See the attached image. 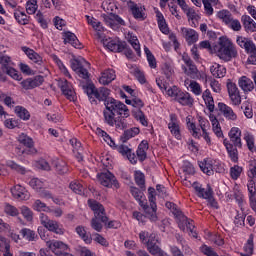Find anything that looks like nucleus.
<instances>
[{"instance_id": "obj_1", "label": "nucleus", "mask_w": 256, "mask_h": 256, "mask_svg": "<svg viewBox=\"0 0 256 256\" xmlns=\"http://www.w3.org/2000/svg\"><path fill=\"white\" fill-rule=\"evenodd\" d=\"M103 111L104 123L110 127H115L116 131L127 129V117L131 115L129 108L123 102L109 98L106 100Z\"/></svg>"}, {"instance_id": "obj_2", "label": "nucleus", "mask_w": 256, "mask_h": 256, "mask_svg": "<svg viewBox=\"0 0 256 256\" xmlns=\"http://www.w3.org/2000/svg\"><path fill=\"white\" fill-rule=\"evenodd\" d=\"M229 137L231 142L225 139L224 146L227 149L231 161L237 163V161H239V152L237 151V147L238 149H241V147H243V143L241 142V129H239L238 127H232L229 132Z\"/></svg>"}, {"instance_id": "obj_3", "label": "nucleus", "mask_w": 256, "mask_h": 256, "mask_svg": "<svg viewBox=\"0 0 256 256\" xmlns=\"http://www.w3.org/2000/svg\"><path fill=\"white\" fill-rule=\"evenodd\" d=\"M219 59L225 62L231 61V59L237 58L239 55L235 44L227 38H221L219 42V48L217 51Z\"/></svg>"}, {"instance_id": "obj_4", "label": "nucleus", "mask_w": 256, "mask_h": 256, "mask_svg": "<svg viewBox=\"0 0 256 256\" xmlns=\"http://www.w3.org/2000/svg\"><path fill=\"white\" fill-rule=\"evenodd\" d=\"M139 238L142 243L146 244L147 251L150 253V255H154V256L167 255V253H165V251H163L161 247L157 245V243H159V240L157 239V236L155 234L152 233L149 235V232L142 231L139 234Z\"/></svg>"}, {"instance_id": "obj_5", "label": "nucleus", "mask_w": 256, "mask_h": 256, "mask_svg": "<svg viewBox=\"0 0 256 256\" xmlns=\"http://www.w3.org/2000/svg\"><path fill=\"white\" fill-rule=\"evenodd\" d=\"M148 201L150 205H148L145 201H140V206L143 208L146 217L150 219V221H157V198L155 197V188L148 189Z\"/></svg>"}, {"instance_id": "obj_6", "label": "nucleus", "mask_w": 256, "mask_h": 256, "mask_svg": "<svg viewBox=\"0 0 256 256\" xmlns=\"http://www.w3.org/2000/svg\"><path fill=\"white\" fill-rule=\"evenodd\" d=\"M39 220L41 225H43V227H45V229H47L48 231L56 233V235H63L65 233L61 225H59V222L51 220L46 214L41 213L39 216Z\"/></svg>"}, {"instance_id": "obj_7", "label": "nucleus", "mask_w": 256, "mask_h": 256, "mask_svg": "<svg viewBox=\"0 0 256 256\" xmlns=\"http://www.w3.org/2000/svg\"><path fill=\"white\" fill-rule=\"evenodd\" d=\"M46 245L55 256H73V254L67 252L69 246L62 241L50 240L46 242Z\"/></svg>"}, {"instance_id": "obj_8", "label": "nucleus", "mask_w": 256, "mask_h": 256, "mask_svg": "<svg viewBox=\"0 0 256 256\" xmlns=\"http://www.w3.org/2000/svg\"><path fill=\"white\" fill-rule=\"evenodd\" d=\"M88 206L94 213L93 219H99L101 223L107 224L109 217H107V213H105V207H103L101 203L97 202V200L90 199L88 200Z\"/></svg>"}, {"instance_id": "obj_9", "label": "nucleus", "mask_w": 256, "mask_h": 256, "mask_svg": "<svg viewBox=\"0 0 256 256\" xmlns=\"http://www.w3.org/2000/svg\"><path fill=\"white\" fill-rule=\"evenodd\" d=\"M97 179L100 185H103V187H115L116 189H119V182H117V178H115V175H113V173L110 171L97 174Z\"/></svg>"}, {"instance_id": "obj_10", "label": "nucleus", "mask_w": 256, "mask_h": 256, "mask_svg": "<svg viewBox=\"0 0 256 256\" xmlns=\"http://www.w3.org/2000/svg\"><path fill=\"white\" fill-rule=\"evenodd\" d=\"M144 105L145 104L142 99L133 98L132 107H135V109L132 111V115L137 119V121H140L141 125L147 127V118H145V113L141 111V107H144Z\"/></svg>"}, {"instance_id": "obj_11", "label": "nucleus", "mask_w": 256, "mask_h": 256, "mask_svg": "<svg viewBox=\"0 0 256 256\" xmlns=\"http://www.w3.org/2000/svg\"><path fill=\"white\" fill-rule=\"evenodd\" d=\"M226 87L232 105H234L235 107L239 106V104L241 103V93L239 92L237 84L233 83L231 79H228Z\"/></svg>"}, {"instance_id": "obj_12", "label": "nucleus", "mask_w": 256, "mask_h": 256, "mask_svg": "<svg viewBox=\"0 0 256 256\" xmlns=\"http://www.w3.org/2000/svg\"><path fill=\"white\" fill-rule=\"evenodd\" d=\"M58 86L60 87L63 95L69 100V101H76L77 94H75V89H73V85L69 83V81L65 79H60L58 81Z\"/></svg>"}, {"instance_id": "obj_13", "label": "nucleus", "mask_w": 256, "mask_h": 256, "mask_svg": "<svg viewBox=\"0 0 256 256\" xmlns=\"http://www.w3.org/2000/svg\"><path fill=\"white\" fill-rule=\"evenodd\" d=\"M104 22L114 31H117L119 27L125 26V20H123L121 16L114 13H111L108 16L104 15Z\"/></svg>"}, {"instance_id": "obj_14", "label": "nucleus", "mask_w": 256, "mask_h": 256, "mask_svg": "<svg viewBox=\"0 0 256 256\" xmlns=\"http://www.w3.org/2000/svg\"><path fill=\"white\" fill-rule=\"evenodd\" d=\"M178 227L181 229V231H185V225H186V231H189V233L192 235V237H197V233L195 232V224L193 223V220H190L187 218V216H184L183 214L177 219Z\"/></svg>"}, {"instance_id": "obj_15", "label": "nucleus", "mask_w": 256, "mask_h": 256, "mask_svg": "<svg viewBox=\"0 0 256 256\" xmlns=\"http://www.w3.org/2000/svg\"><path fill=\"white\" fill-rule=\"evenodd\" d=\"M45 79L43 76L38 75L34 78H27L21 82L22 87L25 89V91H29L31 89H35V87H40V85H43V82Z\"/></svg>"}, {"instance_id": "obj_16", "label": "nucleus", "mask_w": 256, "mask_h": 256, "mask_svg": "<svg viewBox=\"0 0 256 256\" xmlns=\"http://www.w3.org/2000/svg\"><path fill=\"white\" fill-rule=\"evenodd\" d=\"M218 111L227 119V121H237V114L233 108L223 102L218 103Z\"/></svg>"}, {"instance_id": "obj_17", "label": "nucleus", "mask_w": 256, "mask_h": 256, "mask_svg": "<svg viewBox=\"0 0 256 256\" xmlns=\"http://www.w3.org/2000/svg\"><path fill=\"white\" fill-rule=\"evenodd\" d=\"M168 129L175 138L181 139V128L179 126V120L177 114H170V122L168 123Z\"/></svg>"}, {"instance_id": "obj_18", "label": "nucleus", "mask_w": 256, "mask_h": 256, "mask_svg": "<svg viewBox=\"0 0 256 256\" xmlns=\"http://www.w3.org/2000/svg\"><path fill=\"white\" fill-rule=\"evenodd\" d=\"M192 187L195 190L197 197H200L201 199H209V197L213 195V189L209 185H207L206 188H203L201 184L194 182Z\"/></svg>"}, {"instance_id": "obj_19", "label": "nucleus", "mask_w": 256, "mask_h": 256, "mask_svg": "<svg viewBox=\"0 0 256 256\" xmlns=\"http://www.w3.org/2000/svg\"><path fill=\"white\" fill-rule=\"evenodd\" d=\"M182 35L188 45H194L199 41V33L191 28H181Z\"/></svg>"}, {"instance_id": "obj_20", "label": "nucleus", "mask_w": 256, "mask_h": 256, "mask_svg": "<svg viewBox=\"0 0 256 256\" xmlns=\"http://www.w3.org/2000/svg\"><path fill=\"white\" fill-rule=\"evenodd\" d=\"M11 193L14 199H18V201H27L29 199V192L21 185L14 186L11 189Z\"/></svg>"}, {"instance_id": "obj_21", "label": "nucleus", "mask_w": 256, "mask_h": 256, "mask_svg": "<svg viewBox=\"0 0 256 256\" xmlns=\"http://www.w3.org/2000/svg\"><path fill=\"white\" fill-rule=\"evenodd\" d=\"M103 45L112 51L113 53H121V51H125V42L116 41V40H105Z\"/></svg>"}, {"instance_id": "obj_22", "label": "nucleus", "mask_w": 256, "mask_h": 256, "mask_svg": "<svg viewBox=\"0 0 256 256\" xmlns=\"http://www.w3.org/2000/svg\"><path fill=\"white\" fill-rule=\"evenodd\" d=\"M21 51L27 55V57L30 59V61H33V63H36V65H42L43 64V57L39 55V53L35 52V50L27 47L22 46Z\"/></svg>"}, {"instance_id": "obj_23", "label": "nucleus", "mask_w": 256, "mask_h": 256, "mask_svg": "<svg viewBox=\"0 0 256 256\" xmlns=\"http://www.w3.org/2000/svg\"><path fill=\"white\" fill-rule=\"evenodd\" d=\"M237 45L241 47L242 49H245L247 53H253L255 51V44L253 41L249 40L248 38H245L243 36H238L236 39Z\"/></svg>"}, {"instance_id": "obj_24", "label": "nucleus", "mask_w": 256, "mask_h": 256, "mask_svg": "<svg viewBox=\"0 0 256 256\" xmlns=\"http://www.w3.org/2000/svg\"><path fill=\"white\" fill-rule=\"evenodd\" d=\"M241 22L246 33H256V22L251 18V16L242 15Z\"/></svg>"}, {"instance_id": "obj_25", "label": "nucleus", "mask_w": 256, "mask_h": 256, "mask_svg": "<svg viewBox=\"0 0 256 256\" xmlns=\"http://www.w3.org/2000/svg\"><path fill=\"white\" fill-rule=\"evenodd\" d=\"M115 79H117L115 70L107 69L102 72L101 77L99 78V83H101V85H109V83H112Z\"/></svg>"}, {"instance_id": "obj_26", "label": "nucleus", "mask_w": 256, "mask_h": 256, "mask_svg": "<svg viewBox=\"0 0 256 256\" xmlns=\"http://www.w3.org/2000/svg\"><path fill=\"white\" fill-rule=\"evenodd\" d=\"M238 85L244 93H249L255 89V84H253V80L250 78H247V76H242L238 80Z\"/></svg>"}, {"instance_id": "obj_27", "label": "nucleus", "mask_w": 256, "mask_h": 256, "mask_svg": "<svg viewBox=\"0 0 256 256\" xmlns=\"http://www.w3.org/2000/svg\"><path fill=\"white\" fill-rule=\"evenodd\" d=\"M64 37V43L67 45V43H70L72 47H75V49H82L83 45L81 42H79V39H77V36L73 34V32H65L63 34Z\"/></svg>"}, {"instance_id": "obj_28", "label": "nucleus", "mask_w": 256, "mask_h": 256, "mask_svg": "<svg viewBox=\"0 0 256 256\" xmlns=\"http://www.w3.org/2000/svg\"><path fill=\"white\" fill-rule=\"evenodd\" d=\"M182 71L185 75L190 77V79H197V77H199V69H197V66L193 62L186 66L182 65Z\"/></svg>"}, {"instance_id": "obj_29", "label": "nucleus", "mask_w": 256, "mask_h": 256, "mask_svg": "<svg viewBox=\"0 0 256 256\" xmlns=\"http://www.w3.org/2000/svg\"><path fill=\"white\" fill-rule=\"evenodd\" d=\"M210 72L213 75V77H216V79H223V77L227 75V68H225V66L221 64L214 63L210 67Z\"/></svg>"}, {"instance_id": "obj_30", "label": "nucleus", "mask_w": 256, "mask_h": 256, "mask_svg": "<svg viewBox=\"0 0 256 256\" xmlns=\"http://www.w3.org/2000/svg\"><path fill=\"white\" fill-rule=\"evenodd\" d=\"M255 180H249L247 187L249 192V201L252 209L256 211V185Z\"/></svg>"}, {"instance_id": "obj_31", "label": "nucleus", "mask_w": 256, "mask_h": 256, "mask_svg": "<svg viewBox=\"0 0 256 256\" xmlns=\"http://www.w3.org/2000/svg\"><path fill=\"white\" fill-rule=\"evenodd\" d=\"M18 141H19V143H21L22 145H24L25 147L28 148L29 153H32L34 155H35V153H37V149H35L33 147L34 142H33V139H31V137L22 133L19 135Z\"/></svg>"}, {"instance_id": "obj_32", "label": "nucleus", "mask_w": 256, "mask_h": 256, "mask_svg": "<svg viewBox=\"0 0 256 256\" xmlns=\"http://www.w3.org/2000/svg\"><path fill=\"white\" fill-rule=\"evenodd\" d=\"M202 99L205 102L208 111L213 113V111H215V100H213V95H211V91L209 89H206L202 93Z\"/></svg>"}, {"instance_id": "obj_33", "label": "nucleus", "mask_w": 256, "mask_h": 256, "mask_svg": "<svg viewBox=\"0 0 256 256\" xmlns=\"http://www.w3.org/2000/svg\"><path fill=\"white\" fill-rule=\"evenodd\" d=\"M147 151H149V143L147 140H143L136 151V155L138 157V160L143 162L147 159Z\"/></svg>"}, {"instance_id": "obj_34", "label": "nucleus", "mask_w": 256, "mask_h": 256, "mask_svg": "<svg viewBox=\"0 0 256 256\" xmlns=\"http://www.w3.org/2000/svg\"><path fill=\"white\" fill-rule=\"evenodd\" d=\"M128 8L130 9L135 19H143L145 13H143V6L135 4L133 1L128 2Z\"/></svg>"}, {"instance_id": "obj_35", "label": "nucleus", "mask_w": 256, "mask_h": 256, "mask_svg": "<svg viewBox=\"0 0 256 256\" xmlns=\"http://www.w3.org/2000/svg\"><path fill=\"white\" fill-rule=\"evenodd\" d=\"M176 101L180 103V105L184 106L193 105V98L191 97V94L183 91H180L178 97L176 98Z\"/></svg>"}, {"instance_id": "obj_36", "label": "nucleus", "mask_w": 256, "mask_h": 256, "mask_svg": "<svg viewBox=\"0 0 256 256\" xmlns=\"http://www.w3.org/2000/svg\"><path fill=\"white\" fill-rule=\"evenodd\" d=\"M110 93L111 90H109L108 88H100V90H97V92H95V99H98V101H104L105 105L108 99H112L111 97H109Z\"/></svg>"}, {"instance_id": "obj_37", "label": "nucleus", "mask_w": 256, "mask_h": 256, "mask_svg": "<svg viewBox=\"0 0 256 256\" xmlns=\"http://www.w3.org/2000/svg\"><path fill=\"white\" fill-rule=\"evenodd\" d=\"M0 251L3 253V256H13V253H11V244L3 236H0Z\"/></svg>"}, {"instance_id": "obj_38", "label": "nucleus", "mask_w": 256, "mask_h": 256, "mask_svg": "<svg viewBox=\"0 0 256 256\" xmlns=\"http://www.w3.org/2000/svg\"><path fill=\"white\" fill-rule=\"evenodd\" d=\"M217 19H220L222 23L229 25L231 23V19L233 18V14L229 10H220L216 14Z\"/></svg>"}, {"instance_id": "obj_39", "label": "nucleus", "mask_w": 256, "mask_h": 256, "mask_svg": "<svg viewBox=\"0 0 256 256\" xmlns=\"http://www.w3.org/2000/svg\"><path fill=\"white\" fill-rule=\"evenodd\" d=\"M6 167H9V169L19 173L20 175H25V173H27V169H25V167L17 164V162L13 160L6 161Z\"/></svg>"}, {"instance_id": "obj_40", "label": "nucleus", "mask_w": 256, "mask_h": 256, "mask_svg": "<svg viewBox=\"0 0 256 256\" xmlns=\"http://www.w3.org/2000/svg\"><path fill=\"white\" fill-rule=\"evenodd\" d=\"M75 231L77 235H79V237H81V239L84 240V242H86L88 245L91 244V242L93 241V238L91 237V234L87 233V230H85V227L77 226Z\"/></svg>"}, {"instance_id": "obj_41", "label": "nucleus", "mask_w": 256, "mask_h": 256, "mask_svg": "<svg viewBox=\"0 0 256 256\" xmlns=\"http://www.w3.org/2000/svg\"><path fill=\"white\" fill-rule=\"evenodd\" d=\"M14 111L22 121H29L31 119V114L23 106H16Z\"/></svg>"}, {"instance_id": "obj_42", "label": "nucleus", "mask_w": 256, "mask_h": 256, "mask_svg": "<svg viewBox=\"0 0 256 256\" xmlns=\"http://www.w3.org/2000/svg\"><path fill=\"white\" fill-rule=\"evenodd\" d=\"M199 167L203 173L206 175H213V162L211 160H204L203 162L199 163Z\"/></svg>"}, {"instance_id": "obj_43", "label": "nucleus", "mask_w": 256, "mask_h": 256, "mask_svg": "<svg viewBox=\"0 0 256 256\" xmlns=\"http://www.w3.org/2000/svg\"><path fill=\"white\" fill-rule=\"evenodd\" d=\"M54 167L60 175H65V173H68L69 171V168L67 167V163L63 160H59V159L55 160Z\"/></svg>"}, {"instance_id": "obj_44", "label": "nucleus", "mask_w": 256, "mask_h": 256, "mask_svg": "<svg viewBox=\"0 0 256 256\" xmlns=\"http://www.w3.org/2000/svg\"><path fill=\"white\" fill-rule=\"evenodd\" d=\"M139 128L134 127V128H130L126 131H124L123 135L121 136V140L123 141V143L129 141V139L135 137V135H139Z\"/></svg>"}, {"instance_id": "obj_45", "label": "nucleus", "mask_w": 256, "mask_h": 256, "mask_svg": "<svg viewBox=\"0 0 256 256\" xmlns=\"http://www.w3.org/2000/svg\"><path fill=\"white\" fill-rule=\"evenodd\" d=\"M14 17L20 25H28L29 24V16H27V14H25V12L16 10L14 12Z\"/></svg>"}, {"instance_id": "obj_46", "label": "nucleus", "mask_w": 256, "mask_h": 256, "mask_svg": "<svg viewBox=\"0 0 256 256\" xmlns=\"http://www.w3.org/2000/svg\"><path fill=\"white\" fill-rule=\"evenodd\" d=\"M20 234L22 235L23 239H26V241H35L37 239V234L35 231L29 228L21 229Z\"/></svg>"}, {"instance_id": "obj_47", "label": "nucleus", "mask_w": 256, "mask_h": 256, "mask_svg": "<svg viewBox=\"0 0 256 256\" xmlns=\"http://www.w3.org/2000/svg\"><path fill=\"white\" fill-rule=\"evenodd\" d=\"M186 122H187V127L189 131H192V136L195 137V139H199V136L201 135L200 133L201 129L197 128L195 123L191 122L190 117L186 118Z\"/></svg>"}, {"instance_id": "obj_48", "label": "nucleus", "mask_w": 256, "mask_h": 256, "mask_svg": "<svg viewBox=\"0 0 256 256\" xmlns=\"http://www.w3.org/2000/svg\"><path fill=\"white\" fill-rule=\"evenodd\" d=\"M157 21H158V27L160 31L163 32L165 35H167V33H169V27L167 26V22L165 21L163 14L161 13L157 14Z\"/></svg>"}, {"instance_id": "obj_49", "label": "nucleus", "mask_w": 256, "mask_h": 256, "mask_svg": "<svg viewBox=\"0 0 256 256\" xmlns=\"http://www.w3.org/2000/svg\"><path fill=\"white\" fill-rule=\"evenodd\" d=\"M39 6L37 5V0H28L26 3V13L28 15H35L37 13Z\"/></svg>"}, {"instance_id": "obj_50", "label": "nucleus", "mask_w": 256, "mask_h": 256, "mask_svg": "<svg viewBox=\"0 0 256 256\" xmlns=\"http://www.w3.org/2000/svg\"><path fill=\"white\" fill-rule=\"evenodd\" d=\"M29 185L32 187V189L37 191V193H39L41 189H45V182L39 180L38 178H32Z\"/></svg>"}, {"instance_id": "obj_51", "label": "nucleus", "mask_w": 256, "mask_h": 256, "mask_svg": "<svg viewBox=\"0 0 256 256\" xmlns=\"http://www.w3.org/2000/svg\"><path fill=\"white\" fill-rule=\"evenodd\" d=\"M69 187L77 195H84L85 193V187H83V184L78 181L71 182Z\"/></svg>"}, {"instance_id": "obj_52", "label": "nucleus", "mask_w": 256, "mask_h": 256, "mask_svg": "<svg viewBox=\"0 0 256 256\" xmlns=\"http://www.w3.org/2000/svg\"><path fill=\"white\" fill-rule=\"evenodd\" d=\"M32 209H34V211H38V212L44 211L45 213H48V211H49L48 205L39 199L34 201V203L32 205Z\"/></svg>"}, {"instance_id": "obj_53", "label": "nucleus", "mask_w": 256, "mask_h": 256, "mask_svg": "<svg viewBox=\"0 0 256 256\" xmlns=\"http://www.w3.org/2000/svg\"><path fill=\"white\" fill-rule=\"evenodd\" d=\"M244 141H246L249 151H255V137L251 133H244Z\"/></svg>"}, {"instance_id": "obj_54", "label": "nucleus", "mask_w": 256, "mask_h": 256, "mask_svg": "<svg viewBox=\"0 0 256 256\" xmlns=\"http://www.w3.org/2000/svg\"><path fill=\"white\" fill-rule=\"evenodd\" d=\"M86 17H87L88 24L91 25L93 29H95V31H99L100 33L105 31V28L103 27V25H101V23L97 19L89 16H86Z\"/></svg>"}, {"instance_id": "obj_55", "label": "nucleus", "mask_w": 256, "mask_h": 256, "mask_svg": "<svg viewBox=\"0 0 256 256\" xmlns=\"http://www.w3.org/2000/svg\"><path fill=\"white\" fill-rule=\"evenodd\" d=\"M253 239H254L253 234H250L246 244L244 245V251L248 255H253V251L255 249V244L253 243Z\"/></svg>"}, {"instance_id": "obj_56", "label": "nucleus", "mask_w": 256, "mask_h": 256, "mask_svg": "<svg viewBox=\"0 0 256 256\" xmlns=\"http://www.w3.org/2000/svg\"><path fill=\"white\" fill-rule=\"evenodd\" d=\"M145 54L147 56V61L149 63V67H151V69H156L157 68V60L155 59V56L153 55V53H151V50H149V48H144Z\"/></svg>"}, {"instance_id": "obj_57", "label": "nucleus", "mask_w": 256, "mask_h": 256, "mask_svg": "<svg viewBox=\"0 0 256 256\" xmlns=\"http://www.w3.org/2000/svg\"><path fill=\"white\" fill-rule=\"evenodd\" d=\"M134 179H135V183H136V185H138V187H140L141 189H143V187H145V174H143V172L135 171Z\"/></svg>"}, {"instance_id": "obj_58", "label": "nucleus", "mask_w": 256, "mask_h": 256, "mask_svg": "<svg viewBox=\"0 0 256 256\" xmlns=\"http://www.w3.org/2000/svg\"><path fill=\"white\" fill-rule=\"evenodd\" d=\"M4 212L6 215H10V217H17L19 215V209L9 203L5 204Z\"/></svg>"}, {"instance_id": "obj_59", "label": "nucleus", "mask_w": 256, "mask_h": 256, "mask_svg": "<svg viewBox=\"0 0 256 256\" xmlns=\"http://www.w3.org/2000/svg\"><path fill=\"white\" fill-rule=\"evenodd\" d=\"M166 207H167V209L171 210V212L176 217V219H178L179 217H181L183 215V212H181V210L177 207V205L175 203L166 202Z\"/></svg>"}, {"instance_id": "obj_60", "label": "nucleus", "mask_w": 256, "mask_h": 256, "mask_svg": "<svg viewBox=\"0 0 256 256\" xmlns=\"http://www.w3.org/2000/svg\"><path fill=\"white\" fill-rule=\"evenodd\" d=\"M184 13H186L188 21H192L193 25H195V21H199V14L193 8H188Z\"/></svg>"}, {"instance_id": "obj_61", "label": "nucleus", "mask_w": 256, "mask_h": 256, "mask_svg": "<svg viewBox=\"0 0 256 256\" xmlns=\"http://www.w3.org/2000/svg\"><path fill=\"white\" fill-rule=\"evenodd\" d=\"M0 65H1L2 71L3 72L6 71V69L11 67V57L7 55L0 56Z\"/></svg>"}, {"instance_id": "obj_62", "label": "nucleus", "mask_w": 256, "mask_h": 256, "mask_svg": "<svg viewBox=\"0 0 256 256\" xmlns=\"http://www.w3.org/2000/svg\"><path fill=\"white\" fill-rule=\"evenodd\" d=\"M20 211H21V215H23L24 219H26V221H33V211H31L29 209V207L27 206H22L20 208Z\"/></svg>"}, {"instance_id": "obj_63", "label": "nucleus", "mask_w": 256, "mask_h": 256, "mask_svg": "<svg viewBox=\"0 0 256 256\" xmlns=\"http://www.w3.org/2000/svg\"><path fill=\"white\" fill-rule=\"evenodd\" d=\"M189 87L192 91V93H194V95H201V93H203V90L201 89V84L198 83L197 81H191L189 84Z\"/></svg>"}, {"instance_id": "obj_64", "label": "nucleus", "mask_w": 256, "mask_h": 256, "mask_svg": "<svg viewBox=\"0 0 256 256\" xmlns=\"http://www.w3.org/2000/svg\"><path fill=\"white\" fill-rule=\"evenodd\" d=\"M248 177L256 182V160L252 161L250 163L249 171H248Z\"/></svg>"}]
</instances>
